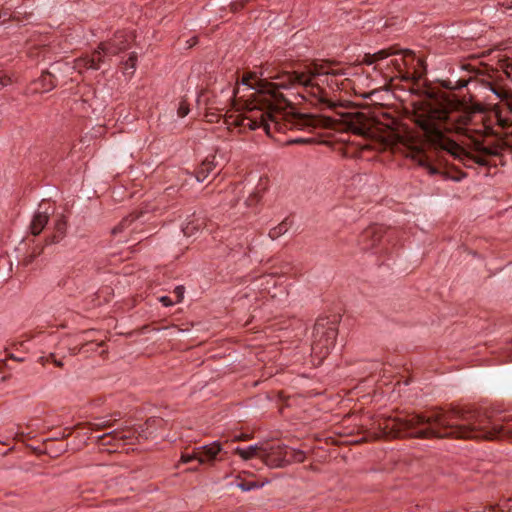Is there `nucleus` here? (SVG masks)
<instances>
[{
    "label": "nucleus",
    "mask_w": 512,
    "mask_h": 512,
    "mask_svg": "<svg viewBox=\"0 0 512 512\" xmlns=\"http://www.w3.org/2000/svg\"><path fill=\"white\" fill-rule=\"evenodd\" d=\"M364 62L368 65H371V64L375 63L376 60L374 59V57H372V54H366L364 56Z\"/></svg>",
    "instance_id": "72a5a7b5"
},
{
    "label": "nucleus",
    "mask_w": 512,
    "mask_h": 512,
    "mask_svg": "<svg viewBox=\"0 0 512 512\" xmlns=\"http://www.w3.org/2000/svg\"><path fill=\"white\" fill-rule=\"evenodd\" d=\"M341 316L338 314L319 316L315 322L312 333V350L314 352H329L330 350L344 348L343 344L337 348V327Z\"/></svg>",
    "instance_id": "20e7f679"
},
{
    "label": "nucleus",
    "mask_w": 512,
    "mask_h": 512,
    "mask_svg": "<svg viewBox=\"0 0 512 512\" xmlns=\"http://www.w3.org/2000/svg\"><path fill=\"white\" fill-rule=\"evenodd\" d=\"M42 249H43V248L35 247V248L33 249V251L31 252V254H30L28 257H26V258H25V265H28L29 263H31V262L33 261V259H34L36 256L40 255V254H41V252H42Z\"/></svg>",
    "instance_id": "bb28decb"
},
{
    "label": "nucleus",
    "mask_w": 512,
    "mask_h": 512,
    "mask_svg": "<svg viewBox=\"0 0 512 512\" xmlns=\"http://www.w3.org/2000/svg\"><path fill=\"white\" fill-rule=\"evenodd\" d=\"M397 436L415 438L455 437L463 439L512 440V419L501 416L491 418L481 413L457 415L453 412L434 411L428 415L412 414L397 418L392 423Z\"/></svg>",
    "instance_id": "7ed1b4c3"
},
{
    "label": "nucleus",
    "mask_w": 512,
    "mask_h": 512,
    "mask_svg": "<svg viewBox=\"0 0 512 512\" xmlns=\"http://www.w3.org/2000/svg\"><path fill=\"white\" fill-rule=\"evenodd\" d=\"M94 427L96 429H105V428H108L110 427V422L109 421H105V420H101L99 422H95L94 424Z\"/></svg>",
    "instance_id": "c756f323"
},
{
    "label": "nucleus",
    "mask_w": 512,
    "mask_h": 512,
    "mask_svg": "<svg viewBox=\"0 0 512 512\" xmlns=\"http://www.w3.org/2000/svg\"><path fill=\"white\" fill-rule=\"evenodd\" d=\"M131 435H132V431H130V430H128V431L114 430V431H111L107 434L100 436L99 438L101 439L102 444L105 445V444H111L112 441L115 443L124 441V440L130 438Z\"/></svg>",
    "instance_id": "ddd939ff"
},
{
    "label": "nucleus",
    "mask_w": 512,
    "mask_h": 512,
    "mask_svg": "<svg viewBox=\"0 0 512 512\" xmlns=\"http://www.w3.org/2000/svg\"><path fill=\"white\" fill-rule=\"evenodd\" d=\"M431 143L449 153L468 168L487 166L496 148L486 145V137L493 135L486 115L480 110L455 107L442 111L437 123L427 128Z\"/></svg>",
    "instance_id": "f03ea898"
},
{
    "label": "nucleus",
    "mask_w": 512,
    "mask_h": 512,
    "mask_svg": "<svg viewBox=\"0 0 512 512\" xmlns=\"http://www.w3.org/2000/svg\"><path fill=\"white\" fill-rule=\"evenodd\" d=\"M11 84V78L4 72L0 71V90Z\"/></svg>",
    "instance_id": "a878e982"
},
{
    "label": "nucleus",
    "mask_w": 512,
    "mask_h": 512,
    "mask_svg": "<svg viewBox=\"0 0 512 512\" xmlns=\"http://www.w3.org/2000/svg\"><path fill=\"white\" fill-rule=\"evenodd\" d=\"M199 451L197 450V448L195 449V451L192 453V454H183L181 456V462L186 464V463H189L191 462L192 460H197L199 462Z\"/></svg>",
    "instance_id": "b1692460"
},
{
    "label": "nucleus",
    "mask_w": 512,
    "mask_h": 512,
    "mask_svg": "<svg viewBox=\"0 0 512 512\" xmlns=\"http://www.w3.org/2000/svg\"><path fill=\"white\" fill-rule=\"evenodd\" d=\"M136 54H131L129 59L123 64V71L125 74H133L136 66Z\"/></svg>",
    "instance_id": "4be33fe9"
},
{
    "label": "nucleus",
    "mask_w": 512,
    "mask_h": 512,
    "mask_svg": "<svg viewBox=\"0 0 512 512\" xmlns=\"http://www.w3.org/2000/svg\"><path fill=\"white\" fill-rule=\"evenodd\" d=\"M53 361L57 366H62V362L61 361H58L56 358H55V354L53 353H50V354H47V356H41L39 358V361L42 363V364H45L46 362L48 361Z\"/></svg>",
    "instance_id": "393cba45"
},
{
    "label": "nucleus",
    "mask_w": 512,
    "mask_h": 512,
    "mask_svg": "<svg viewBox=\"0 0 512 512\" xmlns=\"http://www.w3.org/2000/svg\"><path fill=\"white\" fill-rule=\"evenodd\" d=\"M136 229H137V225H134V226L131 228V232H134Z\"/></svg>",
    "instance_id": "ea45409f"
},
{
    "label": "nucleus",
    "mask_w": 512,
    "mask_h": 512,
    "mask_svg": "<svg viewBox=\"0 0 512 512\" xmlns=\"http://www.w3.org/2000/svg\"><path fill=\"white\" fill-rule=\"evenodd\" d=\"M258 201H259V196H258V194H256V193H255V194L251 195V196L247 199V204H248L249 206H251V205L255 204V203H256V202H258Z\"/></svg>",
    "instance_id": "473e14b6"
},
{
    "label": "nucleus",
    "mask_w": 512,
    "mask_h": 512,
    "mask_svg": "<svg viewBox=\"0 0 512 512\" xmlns=\"http://www.w3.org/2000/svg\"><path fill=\"white\" fill-rule=\"evenodd\" d=\"M173 294L176 297V300L174 302H180L184 296V287L183 286L176 287L173 291Z\"/></svg>",
    "instance_id": "c85d7f7f"
},
{
    "label": "nucleus",
    "mask_w": 512,
    "mask_h": 512,
    "mask_svg": "<svg viewBox=\"0 0 512 512\" xmlns=\"http://www.w3.org/2000/svg\"><path fill=\"white\" fill-rule=\"evenodd\" d=\"M415 74L417 78H421L423 75V71H419L418 69L415 70Z\"/></svg>",
    "instance_id": "e433bc0d"
},
{
    "label": "nucleus",
    "mask_w": 512,
    "mask_h": 512,
    "mask_svg": "<svg viewBox=\"0 0 512 512\" xmlns=\"http://www.w3.org/2000/svg\"><path fill=\"white\" fill-rule=\"evenodd\" d=\"M189 113V107L186 103L184 102H181L179 107H178V110H177V114L179 117L183 118L185 117L187 114Z\"/></svg>",
    "instance_id": "cd10ccee"
},
{
    "label": "nucleus",
    "mask_w": 512,
    "mask_h": 512,
    "mask_svg": "<svg viewBox=\"0 0 512 512\" xmlns=\"http://www.w3.org/2000/svg\"><path fill=\"white\" fill-rule=\"evenodd\" d=\"M44 91L52 89L57 84V78L51 71L44 72L38 80Z\"/></svg>",
    "instance_id": "dca6fc26"
},
{
    "label": "nucleus",
    "mask_w": 512,
    "mask_h": 512,
    "mask_svg": "<svg viewBox=\"0 0 512 512\" xmlns=\"http://www.w3.org/2000/svg\"><path fill=\"white\" fill-rule=\"evenodd\" d=\"M9 350H10V348L6 347V348L4 349V352H9Z\"/></svg>",
    "instance_id": "a19ab883"
},
{
    "label": "nucleus",
    "mask_w": 512,
    "mask_h": 512,
    "mask_svg": "<svg viewBox=\"0 0 512 512\" xmlns=\"http://www.w3.org/2000/svg\"><path fill=\"white\" fill-rule=\"evenodd\" d=\"M215 168V156L207 157L196 170V179L198 182L204 181L210 172Z\"/></svg>",
    "instance_id": "f8f14e48"
},
{
    "label": "nucleus",
    "mask_w": 512,
    "mask_h": 512,
    "mask_svg": "<svg viewBox=\"0 0 512 512\" xmlns=\"http://www.w3.org/2000/svg\"><path fill=\"white\" fill-rule=\"evenodd\" d=\"M197 450L199 451L200 464L212 463L222 451V446L220 442L214 441L208 445L198 447Z\"/></svg>",
    "instance_id": "1a4fd4ad"
},
{
    "label": "nucleus",
    "mask_w": 512,
    "mask_h": 512,
    "mask_svg": "<svg viewBox=\"0 0 512 512\" xmlns=\"http://www.w3.org/2000/svg\"><path fill=\"white\" fill-rule=\"evenodd\" d=\"M99 49L105 54V55H116L119 52L125 50V46H120L117 43V40H112L107 43H101L99 46Z\"/></svg>",
    "instance_id": "a211bd4d"
},
{
    "label": "nucleus",
    "mask_w": 512,
    "mask_h": 512,
    "mask_svg": "<svg viewBox=\"0 0 512 512\" xmlns=\"http://www.w3.org/2000/svg\"><path fill=\"white\" fill-rule=\"evenodd\" d=\"M143 217H144L143 212H137V213L130 214L129 216L122 219V221L116 227L113 228L112 234L114 236H117V235L125 232V230L129 229L134 224V222H136L137 220H139Z\"/></svg>",
    "instance_id": "9b49d317"
},
{
    "label": "nucleus",
    "mask_w": 512,
    "mask_h": 512,
    "mask_svg": "<svg viewBox=\"0 0 512 512\" xmlns=\"http://www.w3.org/2000/svg\"><path fill=\"white\" fill-rule=\"evenodd\" d=\"M264 483H259L257 481H245V482H241L239 484H237V486L242 490V491H251L253 489H258V488H261L263 487Z\"/></svg>",
    "instance_id": "5701e85b"
},
{
    "label": "nucleus",
    "mask_w": 512,
    "mask_h": 512,
    "mask_svg": "<svg viewBox=\"0 0 512 512\" xmlns=\"http://www.w3.org/2000/svg\"><path fill=\"white\" fill-rule=\"evenodd\" d=\"M159 301L166 307L172 306L175 302L169 296H162Z\"/></svg>",
    "instance_id": "7c9ffc66"
},
{
    "label": "nucleus",
    "mask_w": 512,
    "mask_h": 512,
    "mask_svg": "<svg viewBox=\"0 0 512 512\" xmlns=\"http://www.w3.org/2000/svg\"><path fill=\"white\" fill-rule=\"evenodd\" d=\"M305 454L302 451H296L286 446L274 447V459H268V466L282 467L291 462H303Z\"/></svg>",
    "instance_id": "39448f33"
},
{
    "label": "nucleus",
    "mask_w": 512,
    "mask_h": 512,
    "mask_svg": "<svg viewBox=\"0 0 512 512\" xmlns=\"http://www.w3.org/2000/svg\"><path fill=\"white\" fill-rule=\"evenodd\" d=\"M292 225V221L289 218H285L278 226L272 228L269 231V237L271 239H277L281 235L285 234Z\"/></svg>",
    "instance_id": "f3484780"
},
{
    "label": "nucleus",
    "mask_w": 512,
    "mask_h": 512,
    "mask_svg": "<svg viewBox=\"0 0 512 512\" xmlns=\"http://www.w3.org/2000/svg\"><path fill=\"white\" fill-rule=\"evenodd\" d=\"M11 349L18 350V349H19V347H18V345H17L16 343H13V345H12Z\"/></svg>",
    "instance_id": "58836bf2"
},
{
    "label": "nucleus",
    "mask_w": 512,
    "mask_h": 512,
    "mask_svg": "<svg viewBox=\"0 0 512 512\" xmlns=\"http://www.w3.org/2000/svg\"><path fill=\"white\" fill-rule=\"evenodd\" d=\"M54 212L55 209L49 201L40 202L30 224V232L33 236H38L42 232L49 221V216Z\"/></svg>",
    "instance_id": "423d86ee"
},
{
    "label": "nucleus",
    "mask_w": 512,
    "mask_h": 512,
    "mask_svg": "<svg viewBox=\"0 0 512 512\" xmlns=\"http://www.w3.org/2000/svg\"><path fill=\"white\" fill-rule=\"evenodd\" d=\"M397 51L394 48H388V49H382L374 54H372V57L376 60V62L384 60L388 58L389 56H392L396 54Z\"/></svg>",
    "instance_id": "412c9836"
},
{
    "label": "nucleus",
    "mask_w": 512,
    "mask_h": 512,
    "mask_svg": "<svg viewBox=\"0 0 512 512\" xmlns=\"http://www.w3.org/2000/svg\"><path fill=\"white\" fill-rule=\"evenodd\" d=\"M290 128L296 127L298 129H303L306 127H316L321 125L322 120L314 115H292V120L289 122Z\"/></svg>",
    "instance_id": "9d476101"
},
{
    "label": "nucleus",
    "mask_w": 512,
    "mask_h": 512,
    "mask_svg": "<svg viewBox=\"0 0 512 512\" xmlns=\"http://www.w3.org/2000/svg\"><path fill=\"white\" fill-rule=\"evenodd\" d=\"M66 230V221L63 215L57 216L54 223V234L46 239V243H55L64 235Z\"/></svg>",
    "instance_id": "2eb2a0df"
},
{
    "label": "nucleus",
    "mask_w": 512,
    "mask_h": 512,
    "mask_svg": "<svg viewBox=\"0 0 512 512\" xmlns=\"http://www.w3.org/2000/svg\"><path fill=\"white\" fill-rule=\"evenodd\" d=\"M335 66V62L326 60L307 64L302 71H283L268 65L261 68L259 75L257 72L243 73L233 90L234 98L243 101V105L237 114L228 117L227 123L241 132L262 128L269 136L273 130L284 131L288 125L282 120L286 117L288 101L277 88L300 85L316 96L322 93V77L344 74L343 69Z\"/></svg>",
    "instance_id": "f257e3e1"
},
{
    "label": "nucleus",
    "mask_w": 512,
    "mask_h": 512,
    "mask_svg": "<svg viewBox=\"0 0 512 512\" xmlns=\"http://www.w3.org/2000/svg\"><path fill=\"white\" fill-rule=\"evenodd\" d=\"M384 233H386L384 226L378 224L372 225L362 232L359 238V244L363 250L371 249L382 239Z\"/></svg>",
    "instance_id": "6e6552de"
},
{
    "label": "nucleus",
    "mask_w": 512,
    "mask_h": 512,
    "mask_svg": "<svg viewBox=\"0 0 512 512\" xmlns=\"http://www.w3.org/2000/svg\"><path fill=\"white\" fill-rule=\"evenodd\" d=\"M419 164L425 167L430 174H439L441 173L440 168L433 165L430 160L426 156H421L419 159Z\"/></svg>",
    "instance_id": "aec40b11"
},
{
    "label": "nucleus",
    "mask_w": 512,
    "mask_h": 512,
    "mask_svg": "<svg viewBox=\"0 0 512 512\" xmlns=\"http://www.w3.org/2000/svg\"><path fill=\"white\" fill-rule=\"evenodd\" d=\"M235 453L243 460H250L253 458H261L262 461L268 466V459H274V447H265L263 445H250L245 448L237 447Z\"/></svg>",
    "instance_id": "0eeeda50"
},
{
    "label": "nucleus",
    "mask_w": 512,
    "mask_h": 512,
    "mask_svg": "<svg viewBox=\"0 0 512 512\" xmlns=\"http://www.w3.org/2000/svg\"><path fill=\"white\" fill-rule=\"evenodd\" d=\"M102 54H104L99 48L95 50L90 56L83 58L79 61L78 66H84L90 69H99L100 63L102 62Z\"/></svg>",
    "instance_id": "4468645a"
},
{
    "label": "nucleus",
    "mask_w": 512,
    "mask_h": 512,
    "mask_svg": "<svg viewBox=\"0 0 512 512\" xmlns=\"http://www.w3.org/2000/svg\"><path fill=\"white\" fill-rule=\"evenodd\" d=\"M412 57L414 59V54L411 51H407L404 55V58L402 60L393 59L390 61L389 65H391L396 72L399 73V75L402 76V63L405 65H408L407 58Z\"/></svg>",
    "instance_id": "6ab92c4d"
},
{
    "label": "nucleus",
    "mask_w": 512,
    "mask_h": 512,
    "mask_svg": "<svg viewBox=\"0 0 512 512\" xmlns=\"http://www.w3.org/2000/svg\"><path fill=\"white\" fill-rule=\"evenodd\" d=\"M114 40H117V43L120 46H125V49L127 48V45H126L127 38L123 34H120V35L116 36Z\"/></svg>",
    "instance_id": "2f4dec72"
},
{
    "label": "nucleus",
    "mask_w": 512,
    "mask_h": 512,
    "mask_svg": "<svg viewBox=\"0 0 512 512\" xmlns=\"http://www.w3.org/2000/svg\"><path fill=\"white\" fill-rule=\"evenodd\" d=\"M12 358L16 361H23L24 359L23 358H20V357H15L14 354H11Z\"/></svg>",
    "instance_id": "4c0bfd02"
},
{
    "label": "nucleus",
    "mask_w": 512,
    "mask_h": 512,
    "mask_svg": "<svg viewBox=\"0 0 512 512\" xmlns=\"http://www.w3.org/2000/svg\"><path fill=\"white\" fill-rule=\"evenodd\" d=\"M192 228H194V226H191L190 224H188L186 227H184V228H183V230H182V231H183V233H184L185 235H188V236H189V235H191V232H190V231L192 230Z\"/></svg>",
    "instance_id": "f704fd0d"
},
{
    "label": "nucleus",
    "mask_w": 512,
    "mask_h": 512,
    "mask_svg": "<svg viewBox=\"0 0 512 512\" xmlns=\"http://www.w3.org/2000/svg\"><path fill=\"white\" fill-rule=\"evenodd\" d=\"M417 66L419 67V69H420V68H421L422 70H424V69H425L423 59H421V58H417Z\"/></svg>",
    "instance_id": "c9c22d12"
}]
</instances>
